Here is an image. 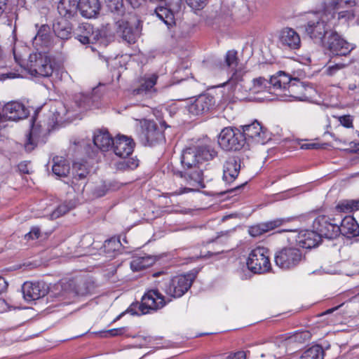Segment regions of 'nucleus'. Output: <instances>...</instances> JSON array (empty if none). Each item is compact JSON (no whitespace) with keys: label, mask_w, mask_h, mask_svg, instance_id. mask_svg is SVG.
Segmentation results:
<instances>
[{"label":"nucleus","mask_w":359,"mask_h":359,"mask_svg":"<svg viewBox=\"0 0 359 359\" xmlns=\"http://www.w3.org/2000/svg\"><path fill=\"white\" fill-rule=\"evenodd\" d=\"M247 266L255 273H264L271 269L269 250L263 246H257L249 254Z\"/></svg>","instance_id":"7"},{"label":"nucleus","mask_w":359,"mask_h":359,"mask_svg":"<svg viewBox=\"0 0 359 359\" xmlns=\"http://www.w3.org/2000/svg\"><path fill=\"white\" fill-rule=\"evenodd\" d=\"M99 57L100 59H103L104 61L107 62V60L104 56L100 55V53H99Z\"/></svg>","instance_id":"63"},{"label":"nucleus","mask_w":359,"mask_h":359,"mask_svg":"<svg viewBox=\"0 0 359 359\" xmlns=\"http://www.w3.org/2000/svg\"><path fill=\"white\" fill-rule=\"evenodd\" d=\"M225 64L228 67L235 69L234 72L239 69L243 71L242 67L239 66L237 51L234 50H230L226 52L225 55Z\"/></svg>","instance_id":"39"},{"label":"nucleus","mask_w":359,"mask_h":359,"mask_svg":"<svg viewBox=\"0 0 359 359\" xmlns=\"http://www.w3.org/2000/svg\"><path fill=\"white\" fill-rule=\"evenodd\" d=\"M116 243V241H115V240H113V241H112V240H109V241H108V243H109V244H110V243Z\"/></svg>","instance_id":"64"},{"label":"nucleus","mask_w":359,"mask_h":359,"mask_svg":"<svg viewBox=\"0 0 359 359\" xmlns=\"http://www.w3.org/2000/svg\"><path fill=\"white\" fill-rule=\"evenodd\" d=\"M339 234L347 237H355L359 235V224L351 216L345 217L339 226Z\"/></svg>","instance_id":"25"},{"label":"nucleus","mask_w":359,"mask_h":359,"mask_svg":"<svg viewBox=\"0 0 359 359\" xmlns=\"http://www.w3.org/2000/svg\"><path fill=\"white\" fill-rule=\"evenodd\" d=\"M216 155L217 152L208 145L192 146L182 151V170L177 171L175 175L182 179L190 187L184 188L180 194L204 187L202 163L212 160Z\"/></svg>","instance_id":"2"},{"label":"nucleus","mask_w":359,"mask_h":359,"mask_svg":"<svg viewBox=\"0 0 359 359\" xmlns=\"http://www.w3.org/2000/svg\"><path fill=\"white\" fill-rule=\"evenodd\" d=\"M352 63V60H349L346 63H337L334 65L329 66L326 69V74L329 76L334 75L339 70L344 69L347 67L348 65Z\"/></svg>","instance_id":"42"},{"label":"nucleus","mask_w":359,"mask_h":359,"mask_svg":"<svg viewBox=\"0 0 359 359\" xmlns=\"http://www.w3.org/2000/svg\"><path fill=\"white\" fill-rule=\"evenodd\" d=\"M208 0H186L187 5L193 10H202L207 4Z\"/></svg>","instance_id":"44"},{"label":"nucleus","mask_w":359,"mask_h":359,"mask_svg":"<svg viewBox=\"0 0 359 359\" xmlns=\"http://www.w3.org/2000/svg\"><path fill=\"white\" fill-rule=\"evenodd\" d=\"M7 6V0H0V17L2 16Z\"/></svg>","instance_id":"53"},{"label":"nucleus","mask_w":359,"mask_h":359,"mask_svg":"<svg viewBox=\"0 0 359 359\" xmlns=\"http://www.w3.org/2000/svg\"><path fill=\"white\" fill-rule=\"evenodd\" d=\"M325 47L332 55L346 56L354 48L355 46L344 39L336 32H332L327 38Z\"/></svg>","instance_id":"11"},{"label":"nucleus","mask_w":359,"mask_h":359,"mask_svg":"<svg viewBox=\"0 0 359 359\" xmlns=\"http://www.w3.org/2000/svg\"><path fill=\"white\" fill-rule=\"evenodd\" d=\"M160 125L161 128H166L168 126L166 124L165 121H160Z\"/></svg>","instance_id":"61"},{"label":"nucleus","mask_w":359,"mask_h":359,"mask_svg":"<svg viewBox=\"0 0 359 359\" xmlns=\"http://www.w3.org/2000/svg\"><path fill=\"white\" fill-rule=\"evenodd\" d=\"M354 18V13L352 11H342L338 13V20L344 19L345 21Z\"/></svg>","instance_id":"46"},{"label":"nucleus","mask_w":359,"mask_h":359,"mask_svg":"<svg viewBox=\"0 0 359 359\" xmlns=\"http://www.w3.org/2000/svg\"><path fill=\"white\" fill-rule=\"evenodd\" d=\"M53 30L59 38L67 39L71 36L72 28L66 20L62 19L53 25Z\"/></svg>","instance_id":"31"},{"label":"nucleus","mask_w":359,"mask_h":359,"mask_svg":"<svg viewBox=\"0 0 359 359\" xmlns=\"http://www.w3.org/2000/svg\"><path fill=\"white\" fill-rule=\"evenodd\" d=\"M321 147V144L316 142L303 143L300 145V148L302 149H318Z\"/></svg>","instance_id":"49"},{"label":"nucleus","mask_w":359,"mask_h":359,"mask_svg":"<svg viewBox=\"0 0 359 359\" xmlns=\"http://www.w3.org/2000/svg\"><path fill=\"white\" fill-rule=\"evenodd\" d=\"M123 1V0H106L108 8L118 16H123L126 13Z\"/></svg>","instance_id":"40"},{"label":"nucleus","mask_w":359,"mask_h":359,"mask_svg":"<svg viewBox=\"0 0 359 359\" xmlns=\"http://www.w3.org/2000/svg\"><path fill=\"white\" fill-rule=\"evenodd\" d=\"M93 27L88 23H83L79 26L76 38L82 43H90V37Z\"/></svg>","instance_id":"32"},{"label":"nucleus","mask_w":359,"mask_h":359,"mask_svg":"<svg viewBox=\"0 0 359 359\" xmlns=\"http://www.w3.org/2000/svg\"><path fill=\"white\" fill-rule=\"evenodd\" d=\"M324 351L319 345H315L306 349L299 359H323Z\"/></svg>","instance_id":"38"},{"label":"nucleus","mask_w":359,"mask_h":359,"mask_svg":"<svg viewBox=\"0 0 359 359\" xmlns=\"http://www.w3.org/2000/svg\"><path fill=\"white\" fill-rule=\"evenodd\" d=\"M304 259V255L297 248L292 246L284 247L277 250L274 255V261L279 268L284 270L292 269Z\"/></svg>","instance_id":"5"},{"label":"nucleus","mask_w":359,"mask_h":359,"mask_svg":"<svg viewBox=\"0 0 359 359\" xmlns=\"http://www.w3.org/2000/svg\"><path fill=\"white\" fill-rule=\"evenodd\" d=\"M8 310V305L4 299H0V312H4Z\"/></svg>","instance_id":"55"},{"label":"nucleus","mask_w":359,"mask_h":359,"mask_svg":"<svg viewBox=\"0 0 359 359\" xmlns=\"http://www.w3.org/2000/svg\"><path fill=\"white\" fill-rule=\"evenodd\" d=\"M135 142L133 139L125 135H117L113 144L115 154L125 158L133 151Z\"/></svg>","instance_id":"18"},{"label":"nucleus","mask_w":359,"mask_h":359,"mask_svg":"<svg viewBox=\"0 0 359 359\" xmlns=\"http://www.w3.org/2000/svg\"><path fill=\"white\" fill-rule=\"evenodd\" d=\"M245 72L241 69L233 72L226 85L229 86L235 93H246L251 91L252 93H259L271 88V79L269 81L262 77L252 80V84L248 83L244 79Z\"/></svg>","instance_id":"4"},{"label":"nucleus","mask_w":359,"mask_h":359,"mask_svg":"<svg viewBox=\"0 0 359 359\" xmlns=\"http://www.w3.org/2000/svg\"><path fill=\"white\" fill-rule=\"evenodd\" d=\"M2 113L8 120L16 121L26 118L29 110L22 103L13 101L4 106Z\"/></svg>","instance_id":"19"},{"label":"nucleus","mask_w":359,"mask_h":359,"mask_svg":"<svg viewBox=\"0 0 359 359\" xmlns=\"http://www.w3.org/2000/svg\"><path fill=\"white\" fill-rule=\"evenodd\" d=\"M89 100H90V99H89L88 97H83V105H82V104H81H81H80V105H79V107H82V108H86L85 103H86V102H87V101L88 102V101H89Z\"/></svg>","instance_id":"60"},{"label":"nucleus","mask_w":359,"mask_h":359,"mask_svg":"<svg viewBox=\"0 0 359 359\" xmlns=\"http://www.w3.org/2000/svg\"><path fill=\"white\" fill-rule=\"evenodd\" d=\"M241 132L246 140H252L257 144H264L267 140L266 131L257 121L250 124L241 126Z\"/></svg>","instance_id":"16"},{"label":"nucleus","mask_w":359,"mask_h":359,"mask_svg":"<svg viewBox=\"0 0 359 359\" xmlns=\"http://www.w3.org/2000/svg\"><path fill=\"white\" fill-rule=\"evenodd\" d=\"M194 279V273H187L164 280L160 283L159 288L170 297L168 301L158 290H150L143 295L141 303L132 305L128 312L140 316L156 311L170 302L171 298L182 297L191 287Z\"/></svg>","instance_id":"1"},{"label":"nucleus","mask_w":359,"mask_h":359,"mask_svg":"<svg viewBox=\"0 0 359 359\" xmlns=\"http://www.w3.org/2000/svg\"><path fill=\"white\" fill-rule=\"evenodd\" d=\"M290 231L296 233L294 237L295 241L303 248L311 249L318 245L321 241L320 236L316 230H302L297 232L296 230L283 229L279 232Z\"/></svg>","instance_id":"13"},{"label":"nucleus","mask_w":359,"mask_h":359,"mask_svg":"<svg viewBox=\"0 0 359 359\" xmlns=\"http://www.w3.org/2000/svg\"><path fill=\"white\" fill-rule=\"evenodd\" d=\"M24 299L32 302L44 297L48 292V285L43 281L25 282L22 287Z\"/></svg>","instance_id":"14"},{"label":"nucleus","mask_w":359,"mask_h":359,"mask_svg":"<svg viewBox=\"0 0 359 359\" xmlns=\"http://www.w3.org/2000/svg\"><path fill=\"white\" fill-rule=\"evenodd\" d=\"M19 169L21 172L23 173H29V170L25 165L20 164L19 165Z\"/></svg>","instance_id":"56"},{"label":"nucleus","mask_w":359,"mask_h":359,"mask_svg":"<svg viewBox=\"0 0 359 359\" xmlns=\"http://www.w3.org/2000/svg\"><path fill=\"white\" fill-rule=\"evenodd\" d=\"M154 262L152 257H135L130 262V268L133 271H139L151 266Z\"/></svg>","instance_id":"34"},{"label":"nucleus","mask_w":359,"mask_h":359,"mask_svg":"<svg viewBox=\"0 0 359 359\" xmlns=\"http://www.w3.org/2000/svg\"><path fill=\"white\" fill-rule=\"evenodd\" d=\"M40 233H41V231H40L39 228L34 226L31 229V230L29 233L25 234V238L27 241L29 239H32V240L36 239L39 237Z\"/></svg>","instance_id":"45"},{"label":"nucleus","mask_w":359,"mask_h":359,"mask_svg":"<svg viewBox=\"0 0 359 359\" xmlns=\"http://www.w3.org/2000/svg\"><path fill=\"white\" fill-rule=\"evenodd\" d=\"M245 184H242L241 185H238V186H236L235 187L231 189L230 190H229L228 191L229 192H231V191H236V190H238L240 188L243 187L244 186Z\"/></svg>","instance_id":"58"},{"label":"nucleus","mask_w":359,"mask_h":359,"mask_svg":"<svg viewBox=\"0 0 359 359\" xmlns=\"http://www.w3.org/2000/svg\"><path fill=\"white\" fill-rule=\"evenodd\" d=\"M181 8V0H175L172 5L168 7L158 6L156 8L155 13L157 17L163 21L165 24L171 26L175 24V13L178 12Z\"/></svg>","instance_id":"21"},{"label":"nucleus","mask_w":359,"mask_h":359,"mask_svg":"<svg viewBox=\"0 0 359 359\" xmlns=\"http://www.w3.org/2000/svg\"><path fill=\"white\" fill-rule=\"evenodd\" d=\"M241 165L234 157H229L225 162L223 169V180L231 183L238 177Z\"/></svg>","instance_id":"24"},{"label":"nucleus","mask_w":359,"mask_h":359,"mask_svg":"<svg viewBox=\"0 0 359 359\" xmlns=\"http://www.w3.org/2000/svg\"><path fill=\"white\" fill-rule=\"evenodd\" d=\"M356 88H357V85L355 83H350L348 85V89L350 90H354Z\"/></svg>","instance_id":"59"},{"label":"nucleus","mask_w":359,"mask_h":359,"mask_svg":"<svg viewBox=\"0 0 359 359\" xmlns=\"http://www.w3.org/2000/svg\"><path fill=\"white\" fill-rule=\"evenodd\" d=\"M78 8L83 17L92 18L99 13L100 4L99 0H79Z\"/></svg>","instance_id":"23"},{"label":"nucleus","mask_w":359,"mask_h":359,"mask_svg":"<svg viewBox=\"0 0 359 359\" xmlns=\"http://www.w3.org/2000/svg\"><path fill=\"white\" fill-rule=\"evenodd\" d=\"M8 287V283L6 280L1 277H0V294L4 292Z\"/></svg>","instance_id":"52"},{"label":"nucleus","mask_w":359,"mask_h":359,"mask_svg":"<svg viewBox=\"0 0 359 359\" xmlns=\"http://www.w3.org/2000/svg\"><path fill=\"white\" fill-rule=\"evenodd\" d=\"M114 140L110 136L107 131L100 130L95 133L93 137L94 144L101 151H108L113 147Z\"/></svg>","instance_id":"28"},{"label":"nucleus","mask_w":359,"mask_h":359,"mask_svg":"<svg viewBox=\"0 0 359 359\" xmlns=\"http://www.w3.org/2000/svg\"><path fill=\"white\" fill-rule=\"evenodd\" d=\"M337 307H335V308H333V309H328L327 311H326V313H330L332 312H333L334 311L337 310Z\"/></svg>","instance_id":"62"},{"label":"nucleus","mask_w":359,"mask_h":359,"mask_svg":"<svg viewBox=\"0 0 359 359\" xmlns=\"http://www.w3.org/2000/svg\"><path fill=\"white\" fill-rule=\"evenodd\" d=\"M6 120L8 119L4 116V113H0V127H1V123L5 122Z\"/></svg>","instance_id":"57"},{"label":"nucleus","mask_w":359,"mask_h":359,"mask_svg":"<svg viewBox=\"0 0 359 359\" xmlns=\"http://www.w3.org/2000/svg\"><path fill=\"white\" fill-rule=\"evenodd\" d=\"M102 32L99 29H93L91 37H90V43H96L100 41L102 38Z\"/></svg>","instance_id":"48"},{"label":"nucleus","mask_w":359,"mask_h":359,"mask_svg":"<svg viewBox=\"0 0 359 359\" xmlns=\"http://www.w3.org/2000/svg\"><path fill=\"white\" fill-rule=\"evenodd\" d=\"M245 358H246V355L244 351H238L233 354H230L227 357H226V359H245Z\"/></svg>","instance_id":"51"},{"label":"nucleus","mask_w":359,"mask_h":359,"mask_svg":"<svg viewBox=\"0 0 359 359\" xmlns=\"http://www.w3.org/2000/svg\"><path fill=\"white\" fill-rule=\"evenodd\" d=\"M340 123L346 128L353 127V121L350 115H344L339 118Z\"/></svg>","instance_id":"47"},{"label":"nucleus","mask_w":359,"mask_h":359,"mask_svg":"<svg viewBox=\"0 0 359 359\" xmlns=\"http://www.w3.org/2000/svg\"><path fill=\"white\" fill-rule=\"evenodd\" d=\"M290 221V218H278L266 222L255 224L249 228L248 233L252 237H257L264 233L273 230Z\"/></svg>","instance_id":"20"},{"label":"nucleus","mask_w":359,"mask_h":359,"mask_svg":"<svg viewBox=\"0 0 359 359\" xmlns=\"http://www.w3.org/2000/svg\"><path fill=\"white\" fill-rule=\"evenodd\" d=\"M90 172V168L86 161L74 162L72 166V186L75 190L79 191V187L86 184V177ZM83 188H82L83 189Z\"/></svg>","instance_id":"17"},{"label":"nucleus","mask_w":359,"mask_h":359,"mask_svg":"<svg viewBox=\"0 0 359 359\" xmlns=\"http://www.w3.org/2000/svg\"><path fill=\"white\" fill-rule=\"evenodd\" d=\"M133 8L139 7L144 0H127Z\"/></svg>","instance_id":"54"},{"label":"nucleus","mask_w":359,"mask_h":359,"mask_svg":"<svg viewBox=\"0 0 359 359\" xmlns=\"http://www.w3.org/2000/svg\"><path fill=\"white\" fill-rule=\"evenodd\" d=\"M339 212L348 213L359 210V200H342L336 206Z\"/></svg>","instance_id":"36"},{"label":"nucleus","mask_w":359,"mask_h":359,"mask_svg":"<svg viewBox=\"0 0 359 359\" xmlns=\"http://www.w3.org/2000/svg\"><path fill=\"white\" fill-rule=\"evenodd\" d=\"M138 165L139 161L137 159L125 158L117 164V168L123 170H134L137 168Z\"/></svg>","instance_id":"41"},{"label":"nucleus","mask_w":359,"mask_h":359,"mask_svg":"<svg viewBox=\"0 0 359 359\" xmlns=\"http://www.w3.org/2000/svg\"><path fill=\"white\" fill-rule=\"evenodd\" d=\"M294 79L283 72H279L271 77V83L276 88L286 89Z\"/></svg>","instance_id":"29"},{"label":"nucleus","mask_w":359,"mask_h":359,"mask_svg":"<svg viewBox=\"0 0 359 359\" xmlns=\"http://www.w3.org/2000/svg\"><path fill=\"white\" fill-rule=\"evenodd\" d=\"M70 208L67 204H61L52 212L50 214V218L51 219H55L68 212Z\"/></svg>","instance_id":"43"},{"label":"nucleus","mask_w":359,"mask_h":359,"mask_svg":"<svg viewBox=\"0 0 359 359\" xmlns=\"http://www.w3.org/2000/svg\"><path fill=\"white\" fill-rule=\"evenodd\" d=\"M53 172L58 177H65L69 172V165L67 161L62 157L53 158Z\"/></svg>","instance_id":"33"},{"label":"nucleus","mask_w":359,"mask_h":359,"mask_svg":"<svg viewBox=\"0 0 359 359\" xmlns=\"http://www.w3.org/2000/svg\"><path fill=\"white\" fill-rule=\"evenodd\" d=\"M287 90L288 94L286 95L291 98L289 100V101H303L307 98V96L305 93L306 88L303 83L299 81V80L294 79L292 81V83L288 86Z\"/></svg>","instance_id":"27"},{"label":"nucleus","mask_w":359,"mask_h":359,"mask_svg":"<svg viewBox=\"0 0 359 359\" xmlns=\"http://www.w3.org/2000/svg\"><path fill=\"white\" fill-rule=\"evenodd\" d=\"M78 10V2L76 0H60L57 5L59 14L65 20L74 17Z\"/></svg>","instance_id":"26"},{"label":"nucleus","mask_w":359,"mask_h":359,"mask_svg":"<svg viewBox=\"0 0 359 359\" xmlns=\"http://www.w3.org/2000/svg\"><path fill=\"white\" fill-rule=\"evenodd\" d=\"M141 140L144 145L152 146L165 140L164 134L153 121L144 120L142 124Z\"/></svg>","instance_id":"12"},{"label":"nucleus","mask_w":359,"mask_h":359,"mask_svg":"<svg viewBox=\"0 0 359 359\" xmlns=\"http://www.w3.org/2000/svg\"><path fill=\"white\" fill-rule=\"evenodd\" d=\"M218 143L226 151L241 149L245 143V138L241 130L237 128L226 127L219 133Z\"/></svg>","instance_id":"8"},{"label":"nucleus","mask_w":359,"mask_h":359,"mask_svg":"<svg viewBox=\"0 0 359 359\" xmlns=\"http://www.w3.org/2000/svg\"><path fill=\"white\" fill-rule=\"evenodd\" d=\"M40 126L33 124L29 135H27V140L25 144V148L27 151H32L36 146V140L40 136Z\"/></svg>","instance_id":"37"},{"label":"nucleus","mask_w":359,"mask_h":359,"mask_svg":"<svg viewBox=\"0 0 359 359\" xmlns=\"http://www.w3.org/2000/svg\"><path fill=\"white\" fill-rule=\"evenodd\" d=\"M215 104L214 97L208 93L200 95L190 100L187 105L189 113L194 116L207 114L213 109Z\"/></svg>","instance_id":"10"},{"label":"nucleus","mask_w":359,"mask_h":359,"mask_svg":"<svg viewBox=\"0 0 359 359\" xmlns=\"http://www.w3.org/2000/svg\"><path fill=\"white\" fill-rule=\"evenodd\" d=\"M118 32L121 34L122 38L129 43H135L137 38V33L129 26L128 22L118 20Z\"/></svg>","instance_id":"30"},{"label":"nucleus","mask_w":359,"mask_h":359,"mask_svg":"<svg viewBox=\"0 0 359 359\" xmlns=\"http://www.w3.org/2000/svg\"><path fill=\"white\" fill-rule=\"evenodd\" d=\"M279 42L290 49H298L301 45V40L299 34L292 28H284L279 34Z\"/></svg>","instance_id":"22"},{"label":"nucleus","mask_w":359,"mask_h":359,"mask_svg":"<svg viewBox=\"0 0 359 359\" xmlns=\"http://www.w3.org/2000/svg\"><path fill=\"white\" fill-rule=\"evenodd\" d=\"M49 32L50 28L48 25H41L34 38L33 43L36 45L46 46L50 41Z\"/></svg>","instance_id":"35"},{"label":"nucleus","mask_w":359,"mask_h":359,"mask_svg":"<svg viewBox=\"0 0 359 359\" xmlns=\"http://www.w3.org/2000/svg\"><path fill=\"white\" fill-rule=\"evenodd\" d=\"M158 76L156 74H145L139 80V86L133 91V95H141L144 97H151L156 93L154 87Z\"/></svg>","instance_id":"15"},{"label":"nucleus","mask_w":359,"mask_h":359,"mask_svg":"<svg viewBox=\"0 0 359 359\" xmlns=\"http://www.w3.org/2000/svg\"><path fill=\"white\" fill-rule=\"evenodd\" d=\"M355 0H325L324 8L305 26L306 34L317 43H322L326 34L336 25V11L355 6Z\"/></svg>","instance_id":"3"},{"label":"nucleus","mask_w":359,"mask_h":359,"mask_svg":"<svg viewBox=\"0 0 359 359\" xmlns=\"http://www.w3.org/2000/svg\"><path fill=\"white\" fill-rule=\"evenodd\" d=\"M26 69L31 75L35 76L48 77L53 72L50 57L41 53L29 55Z\"/></svg>","instance_id":"6"},{"label":"nucleus","mask_w":359,"mask_h":359,"mask_svg":"<svg viewBox=\"0 0 359 359\" xmlns=\"http://www.w3.org/2000/svg\"><path fill=\"white\" fill-rule=\"evenodd\" d=\"M313 227L321 238L334 239L339 235V225L334 222V218L327 215L318 216L313 222Z\"/></svg>","instance_id":"9"},{"label":"nucleus","mask_w":359,"mask_h":359,"mask_svg":"<svg viewBox=\"0 0 359 359\" xmlns=\"http://www.w3.org/2000/svg\"><path fill=\"white\" fill-rule=\"evenodd\" d=\"M107 334L111 337H115L121 335L124 333V328L120 327V328H116V329H111L109 330L107 332Z\"/></svg>","instance_id":"50"}]
</instances>
